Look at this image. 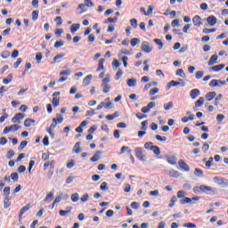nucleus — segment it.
Returning <instances> with one entry per match:
<instances>
[{
    "mask_svg": "<svg viewBox=\"0 0 228 228\" xmlns=\"http://www.w3.org/2000/svg\"><path fill=\"white\" fill-rule=\"evenodd\" d=\"M193 191L194 193H200V191H203V193H215V188L208 185H201L194 187Z\"/></svg>",
    "mask_w": 228,
    "mask_h": 228,
    "instance_id": "nucleus-1",
    "label": "nucleus"
},
{
    "mask_svg": "<svg viewBox=\"0 0 228 228\" xmlns=\"http://www.w3.org/2000/svg\"><path fill=\"white\" fill-rule=\"evenodd\" d=\"M214 183H216V184H218L222 188H227L228 186V180L224 177L215 176Z\"/></svg>",
    "mask_w": 228,
    "mask_h": 228,
    "instance_id": "nucleus-2",
    "label": "nucleus"
},
{
    "mask_svg": "<svg viewBox=\"0 0 228 228\" xmlns=\"http://www.w3.org/2000/svg\"><path fill=\"white\" fill-rule=\"evenodd\" d=\"M226 81L225 80H221V79H213L210 81L209 83V86L211 88H215L216 86H224L226 85Z\"/></svg>",
    "mask_w": 228,
    "mask_h": 228,
    "instance_id": "nucleus-3",
    "label": "nucleus"
},
{
    "mask_svg": "<svg viewBox=\"0 0 228 228\" xmlns=\"http://www.w3.org/2000/svg\"><path fill=\"white\" fill-rule=\"evenodd\" d=\"M113 103L111 101H110V98L105 99L104 102H102L96 108V110H102V108H105L106 110H110V107Z\"/></svg>",
    "mask_w": 228,
    "mask_h": 228,
    "instance_id": "nucleus-4",
    "label": "nucleus"
},
{
    "mask_svg": "<svg viewBox=\"0 0 228 228\" xmlns=\"http://www.w3.org/2000/svg\"><path fill=\"white\" fill-rule=\"evenodd\" d=\"M135 156L140 161H147V157L143 155V150L142 148H135L134 150Z\"/></svg>",
    "mask_w": 228,
    "mask_h": 228,
    "instance_id": "nucleus-5",
    "label": "nucleus"
},
{
    "mask_svg": "<svg viewBox=\"0 0 228 228\" xmlns=\"http://www.w3.org/2000/svg\"><path fill=\"white\" fill-rule=\"evenodd\" d=\"M141 49L143 53H152V47L151 46V44H149V42L147 41L142 42Z\"/></svg>",
    "mask_w": 228,
    "mask_h": 228,
    "instance_id": "nucleus-6",
    "label": "nucleus"
},
{
    "mask_svg": "<svg viewBox=\"0 0 228 228\" xmlns=\"http://www.w3.org/2000/svg\"><path fill=\"white\" fill-rule=\"evenodd\" d=\"M152 108H156V102H151L147 106L142 108V113H149Z\"/></svg>",
    "mask_w": 228,
    "mask_h": 228,
    "instance_id": "nucleus-7",
    "label": "nucleus"
},
{
    "mask_svg": "<svg viewBox=\"0 0 228 228\" xmlns=\"http://www.w3.org/2000/svg\"><path fill=\"white\" fill-rule=\"evenodd\" d=\"M24 114L22 113H17L15 116L12 118V124H20V121L23 120Z\"/></svg>",
    "mask_w": 228,
    "mask_h": 228,
    "instance_id": "nucleus-8",
    "label": "nucleus"
},
{
    "mask_svg": "<svg viewBox=\"0 0 228 228\" xmlns=\"http://www.w3.org/2000/svg\"><path fill=\"white\" fill-rule=\"evenodd\" d=\"M178 166L180 167V168L182 170H184V172H190V166H188V164H186V162H184V160L180 159L178 161Z\"/></svg>",
    "mask_w": 228,
    "mask_h": 228,
    "instance_id": "nucleus-9",
    "label": "nucleus"
},
{
    "mask_svg": "<svg viewBox=\"0 0 228 228\" xmlns=\"http://www.w3.org/2000/svg\"><path fill=\"white\" fill-rule=\"evenodd\" d=\"M202 18H200V16L196 15L193 17L192 19V22L194 24V26H196L197 28H200V26H202Z\"/></svg>",
    "mask_w": 228,
    "mask_h": 228,
    "instance_id": "nucleus-10",
    "label": "nucleus"
},
{
    "mask_svg": "<svg viewBox=\"0 0 228 228\" xmlns=\"http://www.w3.org/2000/svg\"><path fill=\"white\" fill-rule=\"evenodd\" d=\"M166 159L169 165H177V158L175 155L167 156Z\"/></svg>",
    "mask_w": 228,
    "mask_h": 228,
    "instance_id": "nucleus-11",
    "label": "nucleus"
},
{
    "mask_svg": "<svg viewBox=\"0 0 228 228\" xmlns=\"http://www.w3.org/2000/svg\"><path fill=\"white\" fill-rule=\"evenodd\" d=\"M216 97V92H208L206 95H205V99L210 102V101L214 100Z\"/></svg>",
    "mask_w": 228,
    "mask_h": 228,
    "instance_id": "nucleus-12",
    "label": "nucleus"
},
{
    "mask_svg": "<svg viewBox=\"0 0 228 228\" xmlns=\"http://www.w3.org/2000/svg\"><path fill=\"white\" fill-rule=\"evenodd\" d=\"M223 69H225V64H218L209 68V70H213L214 72H220Z\"/></svg>",
    "mask_w": 228,
    "mask_h": 228,
    "instance_id": "nucleus-13",
    "label": "nucleus"
},
{
    "mask_svg": "<svg viewBox=\"0 0 228 228\" xmlns=\"http://www.w3.org/2000/svg\"><path fill=\"white\" fill-rule=\"evenodd\" d=\"M191 99L195 100L199 95H200V90L199 89H192L190 92Z\"/></svg>",
    "mask_w": 228,
    "mask_h": 228,
    "instance_id": "nucleus-14",
    "label": "nucleus"
},
{
    "mask_svg": "<svg viewBox=\"0 0 228 228\" xmlns=\"http://www.w3.org/2000/svg\"><path fill=\"white\" fill-rule=\"evenodd\" d=\"M77 10H80L77 13L78 15H81L82 13H85V12H88V7L86 4H78Z\"/></svg>",
    "mask_w": 228,
    "mask_h": 228,
    "instance_id": "nucleus-15",
    "label": "nucleus"
},
{
    "mask_svg": "<svg viewBox=\"0 0 228 228\" xmlns=\"http://www.w3.org/2000/svg\"><path fill=\"white\" fill-rule=\"evenodd\" d=\"M217 61H218V55L216 54L212 55L208 61L209 67H212V65H215L216 63H217Z\"/></svg>",
    "mask_w": 228,
    "mask_h": 228,
    "instance_id": "nucleus-16",
    "label": "nucleus"
},
{
    "mask_svg": "<svg viewBox=\"0 0 228 228\" xmlns=\"http://www.w3.org/2000/svg\"><path fill=\"white\" fill-rule=\"evenodd\" d=\"M70 211H72V207H68V208H66V210H60L59 215L61 216H67V215H69V213H70Z\"/></svg>",
    "mask_w": 228,
    "mask_h": 228,
    "instance_id": "nucleus-17",
    "label": "nucleus"
},
{
    "mask_svg": "<svg viewBox=\"0 0 228 228\" xmlns=\"http://www.w3.org/2000/svg\"><path fill=\"white\" fill-rule=\"evenodd\" d=\"M92 75H87L84 80H83V85L84 86H88V85H90V83H92Z\"/></svg>",
    "mask_w": 228,
    "mask_h": 228,
    "instance_id": "nucleus-18",
    "label": "nucleus"
},
{
    "mask_svg": "<svg viewBox=\"0 0 228 228\" xmlns=\"http://www.w3.org/2000/svg\"><path fill=\"white\" fill-rule=\"evenodd\" d=\"M9 206H11L10 196H8V194H5V197L4 199V209H8Z\"/></svg>",
    "mask_w": 228,
    "mask_h": 228,
    "instance_id": "nucleus-19",
    "label": "nucleus"
},
{
    "mask_svg": "<svg viewBox=\"0 0 228 228\" xmlns=\"http://www.w3.org/2000/svg\"><path fill=\"white\" fill-rule=\"evenodd\" d=\"M101 154H102V152L97 151V152L90 159V160H91L93 163H95V161H99V159H101Z\"/></svg>",
    "mask_w": 228,
    "mask_h": 228,
    "instance_id": "nucleus-20",
    "label": "nucleus"
},
{
    "mask_svg": "<svg viewBox=\"0 0 228 228\" xmlns=\"http://www.w3.org/2000/svg\"><path fill=\"white\" fill-rule=\"evenodd\" d=\"M207 22H208L209 26H215L216 24V17L209 16L207 18Z\"/></svg>",
    "mask_w": 228,
    "mask_h": 228,
    "instance_id": "nucleus-21",
    "label": "nucleus"
},
{
    "mask_svg": "<svg viewBox=\"0 0 228 228\" xmlns=\"http://www.w3.org/2000/svg\"><path fill=\"white\" fill-rule=\"evenodd\" d=\"M54 160L45 162L44 170H47V167H50V168H54Z\"/></svg>",
    "mask_w": 228,
    "mask_h": 228,
    "instance_id": "nucleus-22",
    "label": "nucleus"
},
{
    "mask_svg": "<svg viewBox=\"0 0 228 228\" xmlns=\"http://www.w3.org/2000/svg\"><path fill=\"white\" fill-rule=\"evenodd\" d=\"M102 88L103 94H109L110 90H111V86H110V84H102Z\"/></svg>",
    "mask_w": 228,
    "mask_h": 228,
    "instance_id": "nucleus-23",
    "label": "nucleus"
},
{
    "mask_svg": "<svg viewBox=\"0 0 228 228\" xmlns=\"http://www.w3.org/2000/svg\"><path fill=\"white\" fill-rule=\"evenodd\" d=\"M80 27H81V25L79 23L71 25L70 32L72 33V35H74L76 33V31H77L79 29Z\"/></svg>",
    "mask_w": 228,
    "mask_h": 228,
    "instance_id": "nucleus-24",
    "label": "nucleus"
},
{
    "mask_svg": "<svg viewBox=\"0 0 228 228\" xmlns=\"http://www.w3.org/2000/svg\"><path fill=\"white\" fill-rule=\"evenodd\" d=\"M73 151L76 152V154H79L81 152V142H77L74 147H73Z\"/></svg>",
    "mask_w": 228,
    "mask_h": 228,
    "instance_id": "nucleus-25",
    "label": "nucleus"
},
{
    "mask_svg": "<svg viewBox=\"0 0 228 228\" xmlns=\"http://www.w3.org/2000/svg\"><path fill=\"white\" fill-rule=\"evenodd\" d=\"M12 79H13V74L11 73L7 76V78H4L3 83L4 85H8L12 83Z\"/></svg>",
    "mask_w": 228,
    "mask_h": 228,
    "instance_id": "nucleus-26",
    "label": "nucleus"
},
{
    "mask_svg": "<svg viewBox=\"0 0 228 228\" xmlns=\"http://www.w3.org/2000/svg\"><path fill=\"white\" fill-rule=\"evenodd\" d=\"M172 108H174V102H169L164 104V110L166 111H170V110H172Z\"/></svg>",
    "mask_w": 228,
    "mask_h": 228,
    "instance_id": "nucleus-27",
    "label": "nucleus"
},
{
    "mask_svg": "<svg viewBox=\"0 0 228 228\" xmlns=\"http://www.w3.org/2000/svg\"><path fill=\"white\" fill-rule=\"evenodd\" d=\"M32 124H35V120H34V119L27 118V119L24 121V126H25V127H31V125H32Z\"/></svg>",
    "mask_w": 228,
    "mask_h": 228,
    "instance_id": "nucleus-28",
    "label": "nucleus"
},
{
    "mask_svg": "<svg viewBox=\"0 0 228 228\" xmlns=\"http://www.w3.org/2000/svg\"><path fill=\"white\" fill-rule=\"evenodd\" d=\"M204 105V97H200L199 100L195 102V108H200Z\"/></svg>",
    "mask_w": 228,
    "mask_h": 228,
    "instance_id": "nucleus-29",
    "label": "nucleus"
},
{
    "mask_svg": "<svg viewBox=\"0 0 228 228\" xmlns=\"http://www.w3.org/2000/svg\"><path fill=\"white\" fill-rule=\"evenodd\" d=\"M53 197H54V193L49 192L46 195L45 199L44 200V202H47V203L51 202V200H53Z\"/></svg>",
    "mask_w": 228,
    "mask_h": 228,
    "instance_id": "nucleus-30",
    "label": "nucleus"
},
{
    "mask_svg": "<svg viewBox=\"0 0 228 228\" xmlns=\"http://www.w3.org/2000/svg\"><path fill=\"white\" fill-rule=\"evenodd\" d=\"M29 208H31V206L29 204H27L25 207H23L20 211V216H22V215H24V213H26L27 211H28Z\"/></svg>",
    "mask_w": 228,
    "mask_h": 228,
    "instance_id": "nucleus-31",
    "label": "nucleus"
},
{
    "mask_svg": "<svg viewBox=\"0 0 228 228\" xmlns=\"http://www.w3.org/2000/svg\"><path fill=\"white\" fill-rule=\"evenodd\" d=\"M176 76H179L180 77H183V79L186 78V74L184 73V70L183 69H179L176 70Z\"/></svg>",
    "mask_w": 228,
    "mask_h": 228,
    "instance_id": "nucleus-32",
    "label": "nucleus"
},
{
    "mask_svg": "<svg viewBox=\"0 0 228 228\" xmlns=\"http://www.w3.org/2000/svg\"><path fill=\"white\" fill-rule=\"evenodd\" d=\"M126 151L128 152V154H131L133 152V150H131L129 147L127 146H123L120 150L119 154H124V152H126Z\"/></svg>",
    "mask_w": 228,
    "mask_h": 228,
    "instance_id": "nucleus-33",
    "label": "nucleus"
},
{
    "mask_svg": "<svg viewBox=\"0 0 228 228\" xmlns=\"http://www.w3.org/2000/svg\"><path fill=\"white\" fill-rule=\"evenodd\" d=\"M130 44L132 45V47H135L136 45H138V44H140V38L138 37H134L130 41Z\"/></svg>",
    "mask_w": 228,
    "mask_h": 228,
    "instance_id": "nucleus-34",
    "label": "nucleus"
},
{
    "mask_svg": "<svg viewBox=\"0 0 228 228\" xmlns=\"http://www.w3.org/2000/svg\"><path fill=\"white\" fill-rule=\"evenodd\" d=\"M126 84L128 85V86H136V78H129L126 81Z\"/></svg>",
    "mask_w": 228,
    "mask_h": 228,
    "instance_id": "nucleus-35",
    "label": "nucleus"
},
{
    "mask_svg": "<svg viewBox=\"0 0 228 228\" xmlns=\"http://www.w3.org/2000/svg\"><path fill=\"white\" fill-rule=\"evenodd\" d=\"M104 61H105L104 59H100L97 72H99V70H104Z\"/></svg>",
    "mask_w": 228,
    "mask_h": 228,
    "instance_id": "nucleus-36",
    "label": "nucleus"
},
{
    "mask_svg": "<svg viewBox=\"0 0 228 228\" xmlns=\"http://www.w3.org/2000/svg\"><path fill=\"white\" fill-rule=\"evenodd\" d=\"M194 175H197V177H204V173L200 168H195Z\"/></svg>",
    "mask_w": 228,
    "mask_h": 228,
    "instance_id": "nucleus-37",
    "label": "nucleus"
},
{
    "mask_svg": "<svg viewBox=\"0 0 228 228\" xmlns=\"http://www.w3.org/2000/svg\"><path fill=\"white\" fill-rule=\"evenodd\" d=\"M180 204H191V198L184 197L183 199L180 200Z\"/></svg>",
    "mask_w": 228,
    "mask_h": 228,
    "instance_id": "nucleus-38",
    "label": "nucleus"
},
{
    "mask_svg": "<svg viewBox=\"0 0 228 228\" xmlns=\"http://www.w3.org/2000/svg\"><path fill=\"white\" fill-rule=\"evenodd\" d=\"M52 103H53V106H54V108H56L57 106H60V98L53 97Z\"/></svg>",
    "mask_w": 228,
    "mask_h": 228,
    "instance_id": "nucleus-39",
    "label": "nucleus"
},
{
    "mask_svg": "<svg viewBox=\"0 0 228 228\" xmlns=\"http://www.w3.org/2000/svg\"><path fill=\"white\" fill-rule=\"evenodd\" d=\"M153 42L159 45V50L161 51L163 49V41L161 39H153Z\"/></svg>",
    "mask_w": 228,
    "mask_h": 228,
    "instance_id": "nucleus-40",
    "label": "nucleus"
},
{
    "mask_svg": "<svg viewBox=\"0 0 228 228\" xmlns=\"http://www.w3.org/2000/svg\"><path fill=\"white\" fill-rule=\"evenodd\" d=\"M175 202H177V197L173 196L170 200V203H169L168 207L174 208V206H175Z\"/></svg>",
    "mask_w": 228,
    "mask_h": 228,
    "instance_id": "nucleus-41",
    "label": "nucleus"
},
{
    "mask_svg": "<svg viewBox=\"0 0 228 228\" xmlns=\"http://www.w3.org/2000/svg\"><path fill=\"white\" fill-rule=\"evenodd\" d=\"M151 151L156 154V156H159V154H161V150H159V147L158 146H153Z\"/></svg>",
    "mask_w": 228,
    "mask_h": 228,
    "instance_id": "nucleus-42",
    "label": "nucleus"
},
{
    "mask_svg": "<svg viewBox=\"0 0 228 228\" xmlns=\"http://www.w3.org/2000/svg\"><path fill=\"white\" fill-rule=\"evenodd\" d=\"M159 88L154 87L150 90L149 95H151V96L156 95V94H159Z\"/></svg>",
    "mask_w": 228,
    "mask_h": 228,
    "instance_id": "nucleus-43",
    "label": "nucleus"
},
{
    "mask_svg": "<svg viewBox=\"0 0 228 228\" xmlns=\"http://www.w3.org/2000/svg\"><path fill=\"white\" fill-rule=\"evenodd\" d=\"M123 75H124V71H122V69H118L115 77L116 81H118V79H120Z\"/></svg>",
    "mask_w": 228,
    "mask_h": 228,
    "instance_id": "nucleus-44",
    "label": "nucleus"
},
{
    "mask_svg": "<svg viewBox=\"0 0 228 228\" xmlns=\"http://www.w3.org/2000/svg\"><path fill=\"white\" fill-rule=\"evenodd\" d=\"M170 177H179V171H175L174 169L169 171Z\"/></svg>",
    "mask_w": 228,
    "mask_h": 228,
    "instance_id": "nucleus-45",
    "label": "nucleus"
},
{
    "mask_svg": "<svg viewBox=\"0 0 228 228\" xmlns=\"http://www.w3.org/2000/svg\"><path fill=\"white\" fill-rule=\"evenodd\" d=\"M72 202H77L79 200V193L76 192L71 195Z\"/></svg>",
    "mask_w": 228,
    "mask_h": 228,
    "instance_id": "nucleus-46",
    "label": "nucleus"
},
{
    "mask_svg": "<svg viewBox=\"0 0 228 228\" xmlns=\"http://www.w3.org/2000/svg\"><path fill=\"white\" fill-rule=\"evenodd\" d=\"M186 197V192L184 191H177V199H184Z\"/></svg>",
    "mask_w": 228,
    "mask_h": 228,
    "instance_id": "nucleus-47",
    "label": "nucleus"
},
{
    "mask_svg": "<svg viewBox=\"0 0 228 228\" xmlns=\"http://www.w3.org/2000/svg\"><path fill=\"white\" fill-rule=\"evenodd\" d=\"M196 79H202L204 77V71H197L195 75Z\"/></svg>",
    "mask_w": 228,
    "mask_h": 228,
    "instance_id": "nucleus-48",
    "label": "nucleus"
},
{
    "mask_svg": "<svg viewBox=\"0 0 228 228\" xmlns=\"http://www.w3.org/2000/svg\"><path fill=\"white\" fill-rule=\"evenodd\" d=\"M65 55H66L65 53H61L57 54L53 58V61H58V60H61V58H64Z\"/></svg>",
    "mask_w": 228,
    "mask_h": 228,
    "instance_id": "nucleus-49",
    "label": "nucleus"
},
{
    "mask_svg": "<svg viewBox=\"0 0 228 228\" xmlns=\"http://www.w3.org/2000/svg\"><path fill=\"white\" fill-rule=\"evenodd\" d=\"M152 12H154V6L149 5L148 11L145 12V16L149 17V15H151V13H152Z\"/></svg>",
    "mask_w": 228,
    "mask_h": 228,
    "instance_id": "nucleus-50",
    "label": "nucleus"
},
{
    "mask_svg": "<svg viewBox=\"0 0 228 228\" xmlns=\"http://www.w3.org/2000/svg\"><path fill=\"white\" fill-rule=\"evenodd\" d=\"M152 147H154V145L152 144L151 142L144 143V149H147L148 151H151Z\"/></svg>",
    "mask_w": 228,
    "mask_h": 228,
    "instance_id": "nucleus-51",
    "label": "nucleus"
},
{
    "mask_svg": "<svg viewBox=\"0 0 228 228\" xmlns=\"http://www.w3.org/2000/svg\"><path fill=\"white\" fill-rule=\"evenodd\" d=\"M11 179L16 183V181H19V174L17 173H12L11 174Z\"/></svg>",
    "mask_w": 228,
    "mask_h": 228,
    "instance_id": "nucleus-52",
    "label": "nucleus"
},
{
    "mask_svg": "<svg viewBox=\"0 0 228 228\" xmlns=\"http://www.w3.org/2000/svg\"><path fill=\"white\" fill-rule=\"evenodd\" d=\"M88 199H90V196L88 193H86L80 198V200L81 202H88Z\"/></svg>",
    "mask_w": 228,
    "mask_h": 228,
    "instance_id": "nucleus-53",
    "label": "nucleus"
},
{
    "mask_svg": "<svg viewBox=\"0 0 228 228\" xmlns=\"http://www.w3.org/2000/svg\"><path fill=\"white\" fill-rule=\"evenodd\" d=\"M130 24L132 28H138V20L136 19L130 20Z\"/></svg>",
    "mask_w": 228,
    "mask_h": 228,
    "instance_id": "nucleus-54",
    "label": "nucleus"
},
{
    "mask_svg": "<svg viewBox=\"0 0 228 228\" xmlns=\"http://www.w3.org/2000/svg\"><path fill=\"white\" fill-rule=\"evenodd\" d=\"M205 166L207 168H210L213 166V157H210L208 160L206 162Z\"/></svg>",
    "mask_w": 228,
    "mask_h": 228,
    "instance_id": "nucleus-55",
    "label": "nucleus"
},
{
    "mask_svg": "<svg viewBox=\"0 0 228 228\" xmlns=\"http://www.w3.org/2000/svg\"><path fill=\"white\" fill-rule=\"evenodd\" d=\"M155 138L159 142H166L167 141V136H161L159 134L155 135Z\"/></svg>",
    "mask_w": 228,
    "mask_h": 228,
    "instance_id": "nucleus-56",
    "label": "nucleus"
},
{
    "mask_svg": "<svg viewBox=\"0 0 228 228\" xmlns=\"http://www.w3.org/2000/svg\"><path fill=\"white\" fill-rule=\"evenodd\" d=\"M65 45V43L63 41H56L54 44V47L58 49V47H63Z\"/></svg>",
    "mask_w": 228,
    "mask_h": 228,
    "instance_id": "nucleus-57",
    "label": "nucleus"
},
{
    "mask_svg": "<svg viewBox=\"0 0 228 228\" xmlns=\"http://www.w3.org/2000/svg\"><path fill=\"white\" fill-rule=\"evenodd\" d=\"M38 20V11H33L32 12V20Z\"/></svg>",
    "mask_w": 228,
    "mask_h": 228,
    "instance_id": "nucleus-58",
    "label": "nucleus"
},
{
    "mask_svg": "<svg viewBox=\"0 0 228 228\" xmlns=\"http://www.w3.org/2000/svg\"><path fill=\"white\" fill-rule=\"evenodd\" d=\"M70 74H72V70L67 69V70L61 71L60 73V76H70Z\"/></svg>",
    "mask_w": 228,
    "mask_h": 228,
    "instance_id": "nucleus-59",
    "label": "nucleus"
},
{
    "mask_svg": "<svg viewBox=\"0 0 228 228\" xmlns=\"http://www.w3.org/2000/svg\"><path fill=\"white\" fill-rule=\"evenodd\" d=\"M183 227H187V228H197V224H193V223H187L185 224H183Z\"/></svg>",
    "mask_w": 228,
    "mask_h": 228,
    "instance_id": "nucleus-60",
    "label": "nucleus"
},
{
    "mask_svg": "<svg viewBox=\"0 0 228 228\" xmlns=\"http://www.w3.org/2000/svg\"><path fill=\"white\" fill-rule=\"evenodd\" d=\"M124 191H125V193H129V191H131V184L125 183Z\"/></svg>",
    "mask_w": 228,
    "mask_h": 228,
    "instance_id": "nucleus-61",
    "label": "nucleus"
},
{
    "mask_svg": "<svg viewBox=\"0 0 228 228\" xmlns=\"http://www.w3.org/2000/svg\"><path fill=\"white\" fill-rule=\"evenodd\" d=\"M132 209H138L140 208V204L136 201L131 203Z\"/></svg>",
    "mask_w": 228,
    "mask_h": 228,
    "instance_id": "nucleus-62",
    "label": "nucleus"
},
{
    "mask_svg": "<svg viewBox=\"0 0 228 228\" xmlns=\"http://www.w3.org/2000/svg\"><path fill=\"white\" fill-rule=\"evenodd\" d=\"M36 61H37V63H40V61H42V53H37L36 54Z\"/></svg>",
    "mask_w": 228,
    "mask_h": 228,
    "instance_id": "nucleus-63",
    "label": "nucleus"
},
{
    "mask_svg": "<svg viewBox=\"0 0 228 228\" xmlns=\"http://www.w3.org/2000/svg\"><path fill=\"white\" fill-rule=\"evenodd\" d=\"M208 151H209V145L208 144V142H205L202 146V151L208 152Z\"/></svg>",
    "mask_w": 228,
    "mask_h": 228,
    "instance_id": "nucleus-64",
    "label": "nucleus"
}]
</instances>
